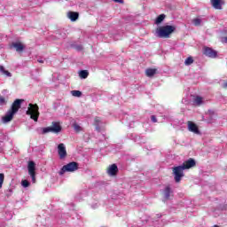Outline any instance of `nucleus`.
Segmentation results:
<instances>
[{"label":"nucleus","mask_w":227,"mask_h":227,"mask_svg":"<svg viewBox=\"0 0 227 227\" xmlns=\"http://www.w3.org/2000/svg\"><path fill=\"white\" fill-rule=\"evenodd\" d=\"M24 102V99H16L11 108L7 111L5 115L2 117L3 123H10L12 120H13V116L19 113V109L22 106V103Z\"/></svg>","instance_id":"f257e3e1"},{"label":"nucleus","mask_w":227,"mask_h":227,"mask_svg":"<svg viewBox=\"0 0 227 227\" xmlns=\"http://www.w3.org/2000/svg\"><path fill=\"white\" fill-rule=\"evenodd\" d=\"M176 31V27L166 25L156 29L158 38H169V35Z\"/></svg>","instance_id":"f03ea898"},{"label":"nucleus","mask_w":227,"mask_h":227,"mask_svg":"<svg viewBox=\"0 0 227 227\" xmlns=\"http://www.w3.org/2000/svg\"><path fill=\"white\" fill-rule=\"evenodd\" d=\"M38 109H39L38 105L29 104V107L26 114L30 116L31 120H34V121H38V118L40 116V112L38 111Z\"/></svg>","instance_id":"7ed1b4c3"},{"label":"nucleus","mask_w":227,"mask_h":227,"mask_svg":"<svg viewBox=\"0 0 227 227\" xmlns=\"http://www.w3.org/2000/svg\"><path fill=\"white\" fill-rule=\"evenodd\" d=\"M79 169V163L75 161H72L70 163H67V165H64L60 171L59 172V175H65V173H74V171H77Z\"/></svg>","instance_id":"20e7f679"},{"label":"nucleus","mask_w":227,"mask_h":227,"mask_svg":"<svg viewBox=\"0 0 227 227\" xmlns=\"http://www.w3.org/2000/svg\"><path fill=\"white\" fill-rule=\"evenodd\" d=\"M184 169L185 168H184L182 165L177 166V167H174L172 168L175 182H176V184L180 183L182 178H184Z\"/></svg>","instance_id":"39448f33"},{"label":"nucleus","mask_w":227,"mask_h":227,"mask_svg":"<svg viewBox=\"0 0 227 227\" xmlns=\"http://www.w3.org/2000/svg\"><path fill=\"white\" fill-rule=\"evenodd\" d=\"M58 153L59 159L63 160L67 158V147H65V144H59L58 145Z\"/></svg>","instance_id":"423d86ee"},{"label":"nucleus","mask_w":227,"mask_h":227,"mask_svg":"<svg viewBox=\"0 0 227 227\" xmlns=\"http://www.w3.org/2000/svg\"><path fill=\"white\" fill-rule=\"evenodd\" d=\"M204 54L205 56H207V58H217V51L210 47H206L204 49Z\"/></svg>","instance_id":"0eeeda50"},{"label":"nucleus","mask_w":227,"mask_h":227,"mask_svg":"<svg viewBox=\"0 0 227 227\" xmlns=\"http://www.w3.org/2000/svg\"><path fill=\"white\" fill-rule=\"evenodd\" d=\"M184 169H191V168H194L196 166V160L194 159L190 158L188 160L184 161L183 165H181Z\"/></svg>","instance_id":"6e6552de"},{"label":"nucleus","mask_w":227,"mask_h":227,"mask_svg":"<svg viewBox=\"0 0 227 227\" xmlns=\"http://www.w3.org/2000/svg\"><path fill=\"white\" fill-rule=\"evenodd\" d=\"M188 130L190 132H193V134H200V129L198 128V125L196 123L189 121L188 122Z\"/></svg>","instance_id":"1a4fd4ad"},{"label":"nucleus","mask_w":227,"mask_h":227,"mask_svg":"<svg viewBox=\"0 0 227 227\" xmlns=\"http://www.w3.org/2000/svg\"><path fill=\"white\" fill-rule=\"evenodd\" d=\"M171 194H173L171 187L167 186L163 192V201H168V200H171Z\"/></svg>","instance_id":"9d476101"},{"label":"nucleus","mask_w":227,"mask_h":227,"mask_svg":"<svg viewBox=\"0 0 227 227\" xmlns=\"http://www.w3.org/2000/svg\"><path fill=\"white\" fill-rule=\"evenodd\" d=\"M107 173L110 176H116V175H118V166L116 164H112L108 168Z\"/></svg>","instance_id":"9b49d317"},{"label":"nucleus","mask_w":227,"mask_h":227,"mask_svg":"<svg viewBox=\"0 0 227 227\" xmlns=\"http://www.w3.org/2000/svg\"><path fill=\"white\" fill-rule=\"evenodd\" d=\"M11 49H15L17 52H22L24 51V44L22 43H12Z\"/></svg>","instance_id":"f8f14e48"},{"label":"nucleus","mask_w":227,"mask_h":227,"mask_svg":"<svg viewBox=\"0 0 227 227\" xmlns=\"http://www.w3.org/2000/svg\"><path fill=\"white\" fill-rule=\"evenodd\" d=\"M211 4L215 10H223L224 3L222 0H211Z\"/></svg>","instance_id":"ddd939ff"},{"label":"nucleus","mask_w":227,"mask_h":227,"mask_svg":"<svg viewBox=\"0 0 227 227\" xmlns=\"http://www.w3.org/2000/svg\"><path fill=\"white\" fill-rule=\"evenodd\" d=\"M27 169H28V175H33L36 173V164L35 163V161L28 162Z\"/></svg>","instance_id":"4468645a"},{"label":"nucleus","mask_w":227,"mask_h":227,"mask_svg":"<svg viewBox=\"0 0 227 227\" xmlns=\"http://www.w3.org/2000/svg\"><path fill=\"white\" fill-rule=\"evenodd\" d=\"M51 127V130L53 134H59V132L61 131V125H59V122L53 121Z\"/></svg>","instance_id":"2eb2a0df"},{"label":"nucleus","mask_w":227,"mask_h":227,"mask_svg":"<svg viewBox=\"0 0 227 227\" xmlns=\"http://www.w3.org/2000/svg\"><path fill=\"white\" fill-rule=\"evenodd\" d=\"M67 17H68V19H70V20L72 22H75V20H77L79 19V12H69L67 13Z\"/></svg>","instance_id":"dca6fc26"},{"label":"nucleus","mask_w":227,"mask_h":227,"mask_svg":"<svg viewBox=\"0 0 227 227\" xmlns=\"http://www.w3.org/2000/svg\"><path fill=\"white\" fill-rule=\"evenodd\" d=\"M157 74V69L155 68H148L145 70V75L147 77H153Z\"/></svg>","instance_id":"f3484780"},{"label":"nucleus","mask_w":227,"mask_h":227,"mask_svg":"<svg viewBox=\"0 0 227 227\" xmlns=\"http://www.w3.org/2000/svg\"><path fill=\"white\" fill-rule=\"evenodd\" d=\"M164 19H166V14L159 15L155 20V24H161L164 21Z\"/></svg>","instance_id":"a211bd4d"},{"label":"nucleus","mask_w":227,"mask_h":227,"mask_svg":"<svg viewBox=\"0 0 227 227\" xmlns=\"http://www.w3.org/2000/svg\"><path fill=\"white\" fill-rule=\"evenodd\" d=\"M94 121V125L97 130H100V123H102V120H100V117H95Z\"/></svg>","instance_id":"6ab92c4d"},{"label":"nucleus","mask_w":227,"mask_h":227,"mask_svg":"<svg viewBox=\"0 0 227 227\" xmlns=\"http://www.w3.org/2000/svg\"><path fill=\"white\" fill-rule=\"evenodd\" d=\"M79 75H80L81 79H87L88 75H90V73H88L87 70H81L79 72Z\"/></svg>","instance_id":"aec40b11"},{"label":"nucleus","mask_w":227,"mask_h":227,"mask_svg":"<svg viewBox=\"0 0 227 227\" xmlns=\"http://www.w3.org/2000/svg\"><path fill=\"white\" fill-rule=\"evenodd\" d=\"M194 104H196V106H201V104H203V98L197 96L194 98Z\"/></svg>","instance_id":"412c9836"},{"label":"nucleus","mask_w":227,"mask_h":227,"mask_svg":"<svg viewBox=\"0 0 227 227\" xmlns=\"http://www.w3.org/2000/svg\"><path fill=\"white\" fill-rule=\"evenodd\" d=\"M194 63V59H192V57H188L185 61H184V65L186 67H189L190 65H192Z\"/></svg>","instance_id":"4be33fe9"},{"label":"nucleus","mask_w":227,"mask_h":227,"mask_svg":"<svg viewBox=\"0 0 227 227\" xmlns=\"http://www.w3.org/2000/svg\"><path fill=\"white\" fill-rule=\"evenodd\" d=\"M71 95L73 97H78V98H81L82 97V92L81 90H72L71 91Z\"/></svg>","instance_id":"5701e85b"},{"label":"nucleus","mask_w":227,"mask_h":227,"mask_svg":"<svg viewBox=\"0 0 227 227\" xmlns=\"http://www.w3.org/2000/svg\"><path fill=\"white\" fill-rule=\"evenodd\" d=\"M192 24L196 27L201 26V19L196 18L192 20Z\"/></svg>","instance_id":"b1692460"},{"label":"nucleus","mask_w":227,"mask_h":227,"mask_svg":"<svg viewBox=\"0 0 227 227\" xmlns=\"http://www.w3.org/2000/svg\"><path fill=\"white\" fill-rule=\"evenodd\" d=\"M49 132H52L51 127H46L43 129V134H49Z\"/></svg>","instance_id":"393cba45"},{"label":"nucleus","mask_w":227,"mask_h":227,"mask_svg":"<svg viewBox=\"0 0 227 227\" xmlns=\"http://www.w3.org/2000/svg\"><path fill=\"white\" fill-rule=\"evenodd\" d=\"M3 184H4V174L0 173V189H2Z\"/></svg>","instance_id":"a878e982"},{"label":"nucleus","mask_w":227,"mask_h":227,"mask_svg":"<svg viewBox=\"0 0 227 227\" xmlns=\"http://www.w3.org/2000/svg\"><path fill=\"white\" fill-rule=\"evenodd\" d=\"M21 185H22V187L26 188V187H29V185H31V184L27 180H22L21 181Z\"/></svg>","instance_id":"bb28decb"},{"label":"nucleus","mask_w":227,"mask_h":227,"mask_svg":"<svg viewBox=\"0 0 227 227\" xmlns=\"http://www.w3.org/2000/svg\"><path fill=\"white\" fill-rule=\"evenodd\" d=\"M6 104V99H4V97L0 96V106H4Z\"/></svg>","instance_id":"cd10ccee"},{"label":"nucleus","mask_w":227,"mask_h":227,"mask_svg":"<svg viewBox=\"0 0 227 227\" xmlns=\"http://www.w3.org/2000/svg\"><path fill=\"white\" fill-rule=\"evenodd\" d=\"M31 178H32V182L33 184H35L36 183V173H34V174H29Z\"/></svg>","instance_id":"c85d7f7f"},{"label":"nucleus","mask_w":227,"mask_h":227,"mask_svg":"<svg viewBox=\"0 0 227 227\" xmlns=\"http://www.w3.org/2000/svg\"><path fill=\"white\" fill-rule=\"evenodd\" d=\"M4 75H7V77H12V73L6 71V69L3 72Z\"/></svg>","instance_id":"c756f323"},{"label":"nucleus","mask_w":227,"mask_h":227,"mask_svg":"<svg viewBox=\"0 0 227 227\" xmlns=\"http://www.w3.org/2000/svg\"><path fill=\"white\" fill-rule=\"evenodd\" d=\"M74 130H76V132H79V130H81V126H79L78 124H74Z\"/></svg>","instance_id":"7c9ffc66"},{"label":"nucleus","mask_w":227,"mask_h":227,"mask_svg":"<svg viewBox=\"0 0 227 227\" xmlns=\"http://www.w3.org/2000/svg\"><path fill=\"white\" fill-rule=\"evenodd\" d=\"M151 120L153 123H157V117H155V115H152Z\"/></svg>","instance_id":"2f4dec72"},{"label":"nucleus","mask_w":227,"mask_h":227,"mask_svg":"<svg viewBox=\"0 0 227 227\" xmlns=\"http://www.w3.org/2000/svg\"><path fill=\"white\" fill-rule=\"evenodd\" d=\"M114 3H119L120 4H123V0H113Z\"/></svg>","instance_id":"473e14b6"},{"label":"nucleus","mask_w":227,"mask_h":227,"mask_svg":"<svg viewBox=\"0 0 227 227\" xmlns=\"http://www.w3.org/2000/svg\"><path fill=\"white\" fill-rule=\"evenodd\" d=\"M4 67H3V66H0V72H2V74H4Z\"/></svg>","instance_id":"72a5a7b5"},{"label":"nucleus","mask_w":227,"mask_h":227,"mask_svg":"<svg viewBox=\"0 0 227 227\" xmlns=\"http://www.w3.org/2000/svg\"><path fill=\"white\" fill-rule=\"evenodd\" d=\"M77 51H82V45H79L76 47Z\"/></svg>","instance_id":"f704fd0d"},{"label":"nucleus","mask_w":227,"mask_h":227,"mask_svg":"<svg viewBox=\"0 0 227 227\" xmlns=\"http://www.w3.org/2000/svg\"><path fill=\"white\" fill-rule=\"evenodd\" d=\"M223 88H227V82L223 83Z\"/></svg>","instance_id":"c9c22d12"},{"label":"nucleus","mask_w":227,"mask_h":227,"mask_svg":"<svg viewBox=\"0 0 227 227\" xmlns=\"http://www.w3.org/2000/svg\"><path fill=\"white\" fill-rule=\"evenodd\" d=\"M224 43H227V36L223 38Z\"/></svg>","instance_id":"e433bc0d"},{"label":"nucleus","mask_w":227,"mask_h":227,"mask_svg":"<svg viewBox=\"0 0 227 227\" xmlns=\"http://www.w3.org/2000/svg\"><path fill=\"white\" fill-rule=\"evenodd\" d=\"M38 63H43V60L38 59Z\"/></svg>","instance_id":"4c0bfd02"},{"label":"nucleus","mask_w":227,"mask_h":227,"mask_svg":"<svg viewBox=\"0 0 227 227\" xmlns=\"http://www.w3.org/2000/svg\"><path fill=\"white\" fill-rule=\"evenodd\" d=\"M158 218H160V215H158Z\"/></svg>","instance_id":"58836bf2"}]
</instances>
